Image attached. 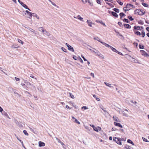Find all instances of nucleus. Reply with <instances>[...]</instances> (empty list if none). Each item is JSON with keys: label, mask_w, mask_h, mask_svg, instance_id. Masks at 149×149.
<instances>
[{"label": "nucleus", "mask_w": 149, "mask_h": 149, "mask_svg": "<svg viewBox=\"0 0 149 149\" xmlns=\"http://www.w3.org/2000/svg\"><path fill=\"white\" fill-rule=\"evenodd\" d=\"M88 2L90 6H93V3L92 2H91L90 1H88Z\"/></svg>", "instance_id": "obj_51"}, {"label": "nucleus", "mask_w": 149, "mask_h": 149, "mask_svg": "<svg viewBox=\"0 0 149 149\" xmlns=\"http://www.w3.org/2000/svg\"><path fill=\"white\" fill-rule=\"evenodd\" d=\"M94 130L97 132H98L99 131H100L101 130V128L99 126H97V127H95L93 129Z\"/></svg>", "instance_id": "obj_8"}, {"label": "nucleus", "mask_w": 149, "mask_h": 149, "mask_svg": "<svg viewBox=\"0 0 149 149\" xmlns=\"http://www.w3.org/2000/svg\"><path fill=\"white\" fill-rule=\"evenodd\" d=\"M134 29H136L137 30H139L140 29V27L139 26H134Z\"/></svg>", "instance_id": "obj_34"}, {"label": "nucleus", "mask_w": 149, "mask_h": 149, "mask_svg": "<svg viewBox=\"0 0 149 149\" xmlns=\"http://www.w3.org/2000/svg\"><path fill=\"white\" fill-rule=\"evenodd\" d=\"M29 29L30 30L31 32H32L35 33V34H37L38 32L36 31L35 30H33V29L31 28H29Z\"/></svg>", "instance_id": "obj_19"}, {"label": "nucleus", "mask_w": 149, "mask_h": 149, "mask_svg": "<svg viewBox=\"0 0 149 149\" xmlns=\"http://www.w3.org/2000/svg\"><path fill=\"white\" fill-rule=\"evenodd\" d=\"M17 40L19 42L21 43L23 45L24 44V42L21 40L19 39H17Z\"/></svg>", "instance_id": "obj_32"}, {"label": "nucleus", "mask_w": 149, "mask_h": 149, "mask_svg": "<svg viewBox=\"0 0 149 149\" xmlns=\"http://www.w3.org/2000/svg\"><path fill=\"white\" fill-rule=\"evenodd\" d=\"M56 140L58 141V143H60L61 142V141L58 138H56Z\"/></svg>", "instance_id": "obj_54"}, {"label": "nucleus", "mask_w": 149, "mask_h": 149, "mask_svg": "<svg viewBox=\"0 0 149 149\" xmlns=\"http://www.w3.org/2000/svg\"><path fill=\"white\" fill-rule=\"evenodd\" d=\"M15 80L16 81H19L20 80V79L19 78H18L17 77H15Z\"/></svg>", "instance_id": "obj_56"}, {"label": "nucleus", "mask_w": 149, "mask_h": 149, "mask_svg": "<svg viewBox=\"0 0 149 149\" xmlns=\"http://www.w3.org/2000/svg\"><path fill=\"white\" fill-rule=\"evenodd\" d=\"M141 35H142V36L143 37H144L145 35V33L144 31H142V32H141Z\"/></svg>", "instance_id": "obj_33"}, {"label": "nucleus", "mask_w": 149, "mask_h": 149, "mask_svg": "<svg viewBox=\"0 0 149 149\" xmlns=\"http://www.w3.org/2000/svg\"><path fill=\"white\" fill-rule=\"evenodd\" d=\"M118 25L121 27L123 26L122 23L120 22H118Z\"/></svg>", "instance_id": "obj_57"}, {"label": "nucleus", "mask_w": 149, "mask_h": 149, "mask_svg": "<svg viewBox=\"0 0 149 149\" xmlns=\"http://www.w3.org/2000/svg\"><path fill=\"white\" fill-rule=\"evenodd\" d=\"M44 33V34L47 36H49L50 35V33L46 31H45Z\"/></svg>", "instance_id": "obj_25"}, {"label": "nucleus", "mask_w": 149, "mask_h": 149, "mask_svg": "<svg viewBox=\"0 0 149 149\" xmlns=\"http://www.w3.org/2000/svg\"><path fill=\"white\" fill-rule=\"evenodd\" d=\"M142 139H143V141L145 142H148V140H147V139L143 137Z\"/></svg>", "instance_id": "obj_49"}, {"label": "nucleus", "mask_w": 149, "mask_h": 149, "mask_svg": "<svg viewBox=\"0 0 149 149\" xmlns=\"http://www.w3.org/2000/svg\"><path fill=\"white\" fill-rule=\"evenodd\" d=\"M127 142L130 143H131L133 145H134V143H133V142L130 139H128L127 141Z\"/></svg>", "instance_id": "obj_26"}, {"label": "nucleus", "mask_w": 149, "mask_h": 149, "mask_svg": "<svg viewBox=\"0 0 149 149\" xmlns=\"http://www.w3.org/2000/svg\"><path fill=\"white\" fill-rule=\"evenodd\" d=\"M82 109H88V108L86 106H83L82 107Z\"/></svg>", "instance_id": "obj_50"}, {"label": "nucleus", "mask_w": 149, "mask_h": 149, "mask_svg": "<svg viewBox=\"0 0 149 149\" xmlns=\"http://www.w3.org/2000/svg\"><path fill=\"white\" fill-rule=\"evenodd\" d=\"M96 22L97 23H99L101 24L102 23V22H103L102 20H96Z\"/></svg>", "instance_id": "obj_44"}, {"label": "nucleus", "mask_w": 149, "mask_h": 149, "mask_svg": "<svg viewBox=\"0 0 149 149\" xmlns=\"http://www.w3.org/2000/svg\"><path fill=\"white\" fill-rule=\"evenodd\" d=\"M40 29H41L42 32H45V31L44 29L42 27H41L39 28Z\"/></svg>", "instance_id": "obj_43"}, {"label": "nucleus", "mask_w": 149, "mask_h": 149, "mask_svg": "<svg viewBox=\"0 0 149 149\" xmlns=\"http://www.w3.org/2000/svg\"><path fill=\"white\" fill-rule=\"evenodd\" d=\"M97 2L99 4H101V2L100 0H97Z\"/></svg>", "instance_id": "obj_47"}, {"label": "nucleus", "mask_w": 149, "mask_h": 149, "mask_svg": "<svg viewBox=\"0 0 149 149\" xmlns=\"http://www.w3.org/2000/svg\"><path fill=\"white\" fill-rule=\"evenodd\" d=\"M113 119L115 121H117L118 122H120V121L119 119H118V117L116 116H113Z\"/></svg>", "instance_id": "obj_13"}, {"label": "nucleus", "mask_w": 149, "mask_h": 149, "mask_svg": "<svg viewBox=\"0 0 149 149\" xmlns=\"http://www.w3.org/2000/svg\"><path fill=\"white\" fill-rule=\"evenodd\" d=\"M74 122H75V123L79 124H80V122L77 119H75V120H74Z\"/></svg>", "instance_id": "obj_40"}, {"label": "nucleus", "mask_w": 149, "mask_h": 149, "mask_svg": "<svg viewBox=\"0 0 149 149\" xmlns=\"http://www.w3.org/2000/svg\"><path fill=\"white\" fill-rule=\"evenodd\" d=\"M30 77L33 78H34V76L32 74H30Z\"/></svg>", "instance_id": "obj_63"}, {"label": "nucleus", "mask_w": 149, "mask_h": 149, "mask_svg": "<svg viewBox=\"0 0 149 149\" xmlns=\"http://www.w3.org/2000/svg\"><path fill=\"white\" fill-rule=\"evenodd\" d=\"M130 102L134 104H136L137 103V102L136 101L133 102L132 100H131Z\"/></svg>", "instance_id": "obj_60"}, {"label": "nucleus", "mask_w": 149, "mask_h": 149, "mask_svg": "<svg viewBox=\"0 0 149 149\" xmlns=\"http://www.w3.org/2000/svg\"><path fill=\"white\" fill-rule=\"evenodd\" d=\"M104 84L107 86L109 87H113L112 86H111V84L107 83L106 82H104Z\"/></svg>", "instance_id": "obj_23"}, {"label": "nucleus", "mask_w": 149, "mask_h": 149, "mask_svg": "<svg viewBox=\"0 0 149 149\" xmlns=\"http://www.w3.org/2000/svg\"><path fill=\"white\" fill-rule=\"evenodd\" d=\"M32 15L34 17H36V18L38 19H39L40 18L37 15L36 13H33Z\"/></svg>", "instance_id": "obj_21"}, {"label": "nucleus", "mask_w": 149, "mask_h": 149, "mask_svg": "<svg viewBox=\"0 0 149 149\" xmlns=\"http://www.w3.org/2000/svg\"><path fill=\"white\" fill-rule=\"evenodd\" d=\"M61 49L64 52H67V50L65 48L63 47H62L61 48Z\"/></svg>", "instance_id": "obj_35"}, {"label": "nucleus", "mask_w": 149, "mask_h": 149, "mask_svg": "<svg viewBox=\"0 0 149 149\" xmlns=\"http://www.w3.org/2000/svg\"><path fill=\"white\" fill-rule=\"evenodd\" d=\"M102 44L106 47H109L113 51L116 53L118 52V51H117L115 48L113 47H112L106 43H102Z\"/></svg>", "instance_id": "obj_2"}, {"label": "nucleus", "mask_w": 149, "mask_h": 149, "mask_svg": "<svg viewBox=\"0 0 149 149\" xmlns=\"http://www.w3.org/2000/svg\"><path fill=\"white\" fill-rule=\"evenodd\" d=\"M129 56L130 57V59L131 60V62L135 63H139L138 62V61L137 60L131 56Z\"/></svg>", "instance_id": "obj_5"}, {"label": "nucleus", "mask_w": 149, "mask_h": 149, "mask_svg": "<svg viewBox=\"0 0 149 149\" xmlns=\"http://www.w3.org/2000/svg\"><path fill=\"white\" fill-rule=\"evenodd\" d=\"M124 26L125 27L128 29L130 28V25L128 24H124Z\"/></svg>", "instance_id": "obj_22"}, {"label": "nucleus", "mask_w": 149, "mask_h": 149, "mask_svg": "<svg viewBox=\"0 0 149 149\" xmlns=\"http://www.w3.org/2000/svg\"><path fill=\"white\" fill-rule=\"evenodd\" d=\"M27 13L28 16V17L30 19H31V17H32V15L33 13L31 12H30L29 11L27 10H26L25 11Z\"/></svg>", "instance_id": "obj_9"}, {"label": "nucleus", "mask_w": 149, "mask_h": 149, "mask_svg": "<svg viewBox=\"0 0 149 149\" xmlns=\"http://www.w3.org/2000/svg\"><path fill=\"white\" fill-rule=\"evenodd\" d=\"M79 59L80 60V62L81 63H83V61L82 60L81 58L80 57H79Z\"/></svg>", "instance_id": "obj_62"}, {"label": "nucleus", "mask_w": 149, "mask_h": 149, "mask_svg": "<svg viewBox=\"0 0 149 149\" xmlns=\"http://www.w3.org/2000/svg\"><path fill=\"white\" fill-rule=\"evenodd\" d=\"M39 146L40 147L44 146L45 145V143L41 141H39L38 143Z\"/></svg>", "instance_id": "obj_14"}, {"label": "nucleus", "mask_w": 149, "mask_h": 149, "mask_svg": "<svg viewBox=\"0 0 149 149\" xmlns=\"http://www.w3.org/2000/svg\"><path fill=\"white\" fill-rule=\"evenodd\" d=\"M123 21L124 22H127V23L129 22V21H128V19H125V18L124 19H123Z\"/></svg>", "instance_id": "obj_42"}, {"label": "nucleus", "mask_w": 149, "mask_h": 149, "mask_svg": "<svg viewBox=\"0 0 149 149\" xmlns=\"http://www.w3.org/2000/svg\"><path fill=\"white\" fill-rule=\"evenodd\" d=\"M117 130L116 128H112L111 129V130L112 131H116Z\"/></svg>", "instance_id": "obj_59"}, {"label": "nucleus", "mask_w": 149, "mask_h": 149, "mask_svg": "<svg viewBox=\"0 0 149 149\" xmlns=\"http://www.w3.org/2000/svg\"><path fill=\"white\" fill-rule=\"evenodd\" d=\"M74 17V18L77 19L79 20H80L81 21L83 22V18L81 17V16L80 15H78L77 17H76L75 16Z\"/></svg>", "instance_id": "obj_10"}, {"label": "nucleus", "mask_w": 149, "mask_h": 149, "mask_svg": "<svg viewBox=\"0 0 149 149\" xmlns=\"http://www.w3.org/2000/svg\"><path fill=\"white\" fill-rule=\"evenodd\" d=\"M134 6L133 5L130 4H127L125 7V8H127V9H126L125 10H130L131 9V8H134Z\"/></svg>", "instance_id": "obj_6"}, {"label": "nucleus", "mask_w": 149, "mask_h": 149, "mask_svg": "<svg viewBox=\"0 0 149 149\" xmlns=\"http://www.w3.org/2000/svg\"><path fill=\"white\" fill-rule=\"evenodd\" d=\"M140 52L142 55L146 57L149 56V55H148L147 53L144 50H141Z\"/></svg>", "instance_id": "obj_7"}, {"label": "nucleus", "mask_w": 149, "mask_h": 149, "mask_svg": "<svg viewBox=\"0 0 149 149\" xmlns=\"http://www.w3.org/2000/svg\"><path fill=\"white\" fill-rule=\"evenodd\" d=\"M113 140L114 141H115L118 144L120 145H122L121 139L117 137H114L113 138Z\"/></svg>", "instance_id": "obj_3"}, {"label": "nucleus", "mask_w": 149, "mask_h": 149, "mask_svg": "<svg viewBox=\"0 0 149 149\" xmlns=\"http://www.w3.org/2000/svg\"><path fill=\"white\" fill-rule=\"evenodd\" d=\"M3 114L4 116H6V117H7L8 118H10L9 117V116L7 114V113L6 112H3Z\"/></svg>", "instance_id": "obj_27"}, {"label": "nucleus", "mask_w": 149, "mask_h": 149, "mask_svg": "<svg viewBox=\"0 0 149 149\" xmlns=\"http://www.w3.org/2000/svg\"><path fill=\"white\" fill-rule=\"evenodd\" d=\"M18 2L21 5L22 7L25 8L26 9H27L28 10H29L31 11V10L30 9L28 8L27 6L26 5V4H24L20 0H18Z\"/></svg>", "instance_id": "obj_4"}, {"label": "nucleus", "mask_w": 149, "mask_h": 149, "mask_svg": "<svg viewBox=\"0 0 149 149\" xmlns=\"http://www.w3.org/2000/svg\"><path fill=\"white\" fill-rule=\"evenodd\" d=\"M3 111V109L0 106V112H1Z\"/></svg>", "instance_id": "obj_64"}, {"label": "nucleus", "mask_w": 149, "mask_h": 149, "mask_svg": "<svg viewBox=\"0 0 149 149\" xmlns=\"http://www.w3.org/2000/svg\"><path fill=\"white\" fill-rule=\"evenodd\" d=\"M124 149H133L132 147L128 145H126L124 148Z\"/></svg>", "instance_id": "obj_17"}, {"label": "nucleus", "mask_w": 149, "mask_h": 149, "mask_svg": "<svg viewBox=\"0 0 149 149\" xmlns=\"http://www.w3.org/2000/svg\"><path fill=\"white\" fill-rule=\"evenodd\" d=\"M24 93L25 94H28L29 95H27V96H29V97H31L32 96V95L30 94V93L29 92H28V91H24Z\"/></svg>", "instance_id": "obj_20"}, {"label": "nucleus", "mask_w": 149, "mask_h": 149, "mask_svg": "<svg viewBox=\"0 0 149 149\" xmlns=\"http://www.w3.org/2000/svg\"><path fill=\"white\" fill-rule=\"evenodd\" d=\"M142 5L143 6H144L145 7H147L148 6V5L146 3H142Z\"/></svg>", "instance_id": "obj_41"}, {"label": "nucleus", "mask_w": 149, "mask_h": 149, "mask_svg": "<svg viewBox=\"0 0 149 149\" xmlns=\"http://www.w3.org/2000/svg\"><path fill=\"white\" fill-rule=\"evenodd\" d=\"M90 75L92 76L93 78L95 77L94 74L92 72H91L90 73Z\"/></svg>", "instance_id": "obj_52"}, {"label": "nucleus", "mask_w": 149, "mask_h": 149, "mask_svg": "<svg viewBox=\"0 0 149 149\" xmlns=\"http://www.w3.org/2000/svg\"><path fill=\"white\" fill-rule=\"evenodd\" d=\"M101 109L104 111L105 113H108V112L107 111L105 110V109H103L102 108V107H101Z\"/></svg>", "instance_id": "obj_55"}, {"label": "nucleus", "mask_w": 149, "mask_h": 149, "mask_svg": "<svg viewBox=\"0 0 149 149\" xmlns=\"http://www.w3.org/2000/svg\"><path fill=\"white\" fill-rule=\"evenodd\" d=\"M113 10L116 12L119 13V10L118 8H115L113 9Z\"/></svg>", "instance_id": "obj_28"}, {"label": "nucleus", "mask_w": 149, "mask_h": 149, "mask_svg": "<svg viewBox=\"0 0 149 149\" xmlns=\"http://www.w3.org/2000/svg\"><path fill=\"white\" fill-rule=\"evenodd\" d=\"M120 55L122 56H123V54H122V53L120 52H119L118 51V52H117Z\"/></svg>", "instance_id": "obj_61"}, {"label": "nucleus", "mask_w": 149, "mask_h": 149, "mask_svg": "<svg viewBox=\"0 0 149 149\" xmlns=\"http://www.w3.org/2000/svg\"><path fill=\"white\" fill-rule=\"evenodd\" d=\"M25 135L27 136H28L29 135V134L27 133V131L25 130H24L23 131Z\"/></svg>", "instance_id": "obj_38"}, {"label": "nucleus", "mask_w": 149, "mask_h": 149, "mask_svg": "<svg viewBox=\"0 0 149 149\" xmlns=\"http://www.w3.org/2000/svg\"><path fill=\"white\" fill-rule=\"evenodd\" d=\"M94 39L98 41L101 42L102 44V43H105L104 42H103L100 40V38L97 37H94L93 38Z\"/></svg>", "instance_id": "obj_16"}, {"label": "nucleus", "mask_w": 149, "mask_h": 149, "mask_svg": "<svg viewBox=\"0 0 149 149\" xmlns=\"http://www.w3.org/2000/svg\"><path fill=\"white\" fill-rule=\"evenodd\" d=\"M145 12L143 10L136 9L134 10V14L140 15H142L144 14Z\"/></svg>", "instance_id": "obj_1"}, {"label": "nucleus", "mask_w": 149, "mask_h": 149, "mask_svg": "<svg viewBox=\"0 0 149 149\" xmlns=\"http://www.w3.org/2000/svg\"><path fill=\"white\" fill-rule=\"evenodd\" d=\"M69 94H70V96L72 99H74V95H73L71 93H69Z\"/></svg>", "instance_id": "obj_30"}, {"label": "nucleus", "mask_w": 149, "mask_h": 149, "mask_svg": "<svg viewBox=\"0 0 149 149\" xmlns=\"http://www.w3.org/2000/svg\"><path fill=\"white\" fill-rule=\"evenodd\" d=\"M111 14L112 15H113V16H115L116 17H118V15L115 12H111Z\"/></svg>", "instance_id": "obj_18"}, {"label": "nucleus", "mask_w": 149, "mask_h": 149, "mask_svg": "<svg viewBox=\"0 0 149 149\" xmlns=\"http://www.w3.org/2000/svg\"><path fill=\"white\" fill-rule=\"evenodd\" d=\"M81 57L83 58L84 60L85 61H87V60L84 58V57L82 55H81Z\"/></svg>", "instance_id": "obj_53"}, {"label": "nucleus", "mask_w": 149, "mask_h": 149, "mask_svg": "<svg viewBox=\"0 0 149 149\" xmlns=\"http://www.w3.org/2000/svg\"><path fill=\"white\" fill-rule=\"evenodd\" d=\"M73 58L75 60H78L79 58V57H78L75 56H74Z\"/></svg>", "instance_id": "obj_29"}, {"label": "nucleus", "mask_w": 149, "mask_h": 149, "mask_svg": "<svg viewBox=\"0 0 149 149\" xmlns=\"http://www.w3.org/2000/svg\"><path fill=\"white\" fill-rule=\"evenodd\" d=\"M87 23L88 25L92 27V25L94 24L92 23V22L90 20H87Z\"/></svg>", "instance_id": "obj_12"}, {"label": "nucleus", "mask_w": 149, "mask_h": 149, "mask_svg": "<svg viewBox=\"0 0 149 149\" xmlns=\"http://www.w3.org/2000/svg\"><path fill=\"white\" fill-rule=\"evenodd\" d=\"M113 123L114 125L116 126H118L120 128H123V126L120 123H117L116 122H114Z\"/></svg>", "instance_id": "obj_11"}, {"label": "nucleus", "mask_w": 149, "mask_h": 149, "mask_svg": "<svg viewBox=\"0 0 149 149\" xmlns=\"http://www.w3.org/2000/svg\"><path fill=\"white\" fill-rule=\"evenodd\" d=\"M128 18L131 21H132L134 19L132 18V17L130 16H129L128 17Z\"/></svg>", "instance_id": "obj_46"}, {"label": "nucleus", "mask_w": 149, "mask_h": 149, "mask_svg": "<svg viewBox=\"0 0 149 149\" xmlns=\"http://www.w3.org/2000/svg\"><path fill=\"white\" fill-rule=\"evenodd\" d=\"M82 1L84 3H85L87 2V0H82Z\"/></svg>", "instance_id": "obj_58"}, {"label": "nucleus", "mask_w": 149, "mask_h": 149, "mask_svg": "<svg viewBox=\"0 0 149 149\" xmlns=\"http://www.w3.org/2000/svg\"><path fill=\"white\" fill-rule=\"evenodd\" d=\"M117 2L120 5L122 6L123 5V3L121 2L119 0H118L117 1Z\"/></svg>", "instance_id": "obj_36"}, {"label": "nucleus", "mask_w": 149, "mask_h": 149, "mask_svg": "<svg viewBox=\"0 0 149 149\" xmlns=\"http://www.w3.org/2000/svg\"><path fill=\"white\" fill-rule=\"evenodd\" d=\"M122 113H123V115L124 116H126V117L128 116L127 114L125 113V112L124 111H123L122 112Z\"/></svg>", "instance_id": "obj_45"}, {"label": "nucleus", "mask_w": 149, "mask_h": 149, "mask_svg": "<svg viewBox=\"0 0 149 149\" xmlns=\"http://www.w3.org/2000/svg\"><path fill=\"white\" fill-rule=\"evenodd\" d=\"M49 1L51 2V3H52L53 5L55 6H56V5L53 2H52L50 0H49Z\"/></svg>", "instance_id": "obj_48"}, {"label": "nucleus", "mask_w": 149, "mask_h": 149, "mask_svg": "<svg viewBox=\"0 0 149 149\" xmlns=\"http://www.w3.org/2000/svg\"><path fill=\"white\" fill-rule=\"evenodd\" d=\"M120 16L121 17V18L122 17L125 16V15L123 13H120Z\"/></svg>", "instance_id": "obj_31"}, {"label": "nucleus", "mask_w": 149, "mask_h": 149, "mask_svg": "<svg viewBox=\"0 0 149 149\" xmlns=\"http://www.w3.org/2000/svg\"><path fill=\"white\" fill-rule=\"evenodd\" d=\"M139 48L141 49H143L144 48V46L143 45H142L140 44L139 45Z\"/></svg>", "instance_id": "obj_37"}, {"label": "nucleus", "mask_w": 149, "mask_h": 149, "mask_svg": "<svg viewBox=\"0 0 149 149\" xmlns=\"http://www.w3.org/2000/svg\"><path fill=\"white\" fill-rule=\"evenodd\" d=\"M10 89L12 90V91L15 94H17V95L19 96V94L15 91V89H13L12 88H10Z\"/></svg>", "instance_id": "obj_24"}, {"label": "nucleus", "mask_w": 149, "mask_h": 149, "mask_svg": "<svg viewBox=\"0 0 149 149\" xmlns=\"http://www.w3.org/2000/svg\"><path fill=\"white\" fill-rule=\"evenodd\" d=\"M135 34L137 35H139V36L141 35V33L139 32L138 31L136 32H135Z\"/></svg>", "instance_id": "obj_39"}, {"label": "nucleus", "mask_w": 149, "mask_h": 149, "mask_svg": "<svg viewBox=\"0 0 149 149\" xmlns=\"http://www.w3.org/2000/svg\"><path fill=\"white\" fill-rule=\"evenodd\" d=\"M68 49L69 50L71 51L72 52H74V50L73 49V48L70 45H69V46H68Z\"/></svg>", "instance_id": "obj_15"}]
</instances>
